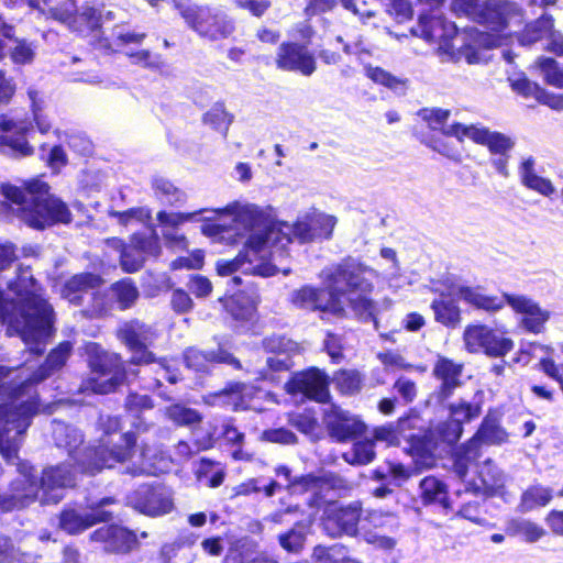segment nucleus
<instances>
[{
	"mask_svg": "<svg viewBox=\"0 0 563 563\" xmlns=\"http://www.w3.org/2000/svg\"><path fill=\"white\" fill-rule=\"evenodd\" d=\"M220 217L228 216L234 223L233 230L243 228L246 233L243 252L232 261L217 263V272L229 276L238 271L263 277L273 276L278 272L287 275L289 267H278L276 261L280 250L292 240L300 243L314 241L311 220L308 214L299 218L294 224L275 222L260 207L251 203L233 202L223 209L212 210Z\"/></svg>",
	"mask_w": 563,
	"mask_h": 563,
	"instance_id": "obj_1",
	"label": "nucleus"
},
{
	"mask_svg": "<svg viewBox=\"0 0 563 563\" xmlns=\"http://www.w3.org/2000/svg\"><path fill=\"white\" fill-rule=\"evenodd\" d=\"M29 4L47 19H53L69 29L78 30L75 14L78 13L76 0H30Z\"/></svg>",
	"mask_w": 563,
	"mask_h": 563,
	"instance_id": "obj_18",
	"label": "nucleus"
},
{
	"mask_svg": "<svg viewBox=\"0 0 563 563\" xmlns=\"http://www.w3.org/2000/svg\"><path fill=\"white\" fill-rule=\"evenodd\" d=\"M314 239H329L336 224V218L324 213H309Z\"/></svg>",
	"mask_w": 563,
	"mask_h": 563,
	"instance_id": "obj_49",
	"label": "nucleus"
},
{
	"mask_svg": "<svg viewBox=\"0 0 563 563\" xmlns=\"http://www.w3.org/2000/svg\"><path fill=\"white\" fill-rule=\"evenodd\" d=\"M338 388L344 394H353L361 388L362 377L356 371H341L334 377Z\"/></svg>",
	"mask_w": 563,
	"mask_h": 563,
	"instance_id": "obj_52",
	"label": "nucleus"
},
{
	"mask_svg": "<svg viewBox=\"0 0 563 563\" xmlns=\"http://www.w3.org/2000/svg\"><path fill=\"white\" fill-rule=\"evenodd\" d=\"M317 563H360L351 558L343 548H317L313 553Z\"/></svg>",
	"mask_w": 563,
	"mask_h": 563,
	"instance_id": "obj_47",
	"label": "nucleus"
},
{
	"mask_svg": "<svg viewBox=\"0 0 563 563\" xmlns=\"http://www.w3.org/2000/svg\"><path fill=\"white\" fill-rule=\"evenodd\" d=\"M553 26V18L551 15L543 14L534 22L526 25L523 32L519 36V42L522 45H532L544 37L549 38Z\"/></svg>",
	"mask_w": 563,
	"mask_h": 563,
	"instance_id": "obj_33",
	"label": "nucleus"
},
{
	"mask_svg": "<svg viewBox=\"0 0 563 563\" xmlns=\"http://www.w3.org/2000/svg\"><path fill=\"white\" fill-rule=\"evenodd\" d=\"M183 16L194 31L210 41L228 38L235 30L231 19L209 8H189L183 12Z\"/></svg>",
	"mask_w": 563,
	"mask_h": 563,
	"instance_id": "obj_11",
	"label": "nucleus"
},
{
	"mask_svg": "<svg viewBox=\"0 0 563 563\" xmlns=\"http://www.w3.org/2000/svg\"><path fill=\"white\" fill-rule=\"evenodd\" d=\"M10 57L15 64H30L35 57V46L25 40H14V45L10 48Z\"/></svg>",
	"mask_w": 563,
	"mask_h": 563,
	"instance_id": "obj_51",
	"label": "nucleus"
},
{
	"mask_svg": "<svg viewBox=\"0 0 563 563\" xmlns=\"http://www.w3.org/2000/svg\"><path fill=\"white\" fill-rule=\"evenodd\" d=\"M3 196L16 206L20 219L31 228L44 229L55 223H69L71 212L65 202L48 194L46 183L38 179L20 187L3 184Z\"/></svg>",
	"mask_w": 563,
	"mask_h": 563,
	"instance_id": "obj_7",
	"label": "nucleus"
},
{
	"mask_svg": "<svg viewBox=\"0 0 563 563\" xmlns=\"http://www.w3.org/2000/svg\"><path fill=\"white\" fill-rule=\"evenodd\" d=\"M170 493L165 488H143L137 492L134 507L148 516H161L173 509Z\"/></svg>",
	"mask_w": 563,
	"mask_h": 563,
	"instance_id": "obj_20",
	"label": "nucleus"
},
{
	"mask_svg": "<svg viewBox=\"0 0 563 563\" xmlns=\"http://www.w3.org/2000/svg\"><path fill=\"white\" fill-rule=\"evenodd\" d=\"M306 540V528L302 523H296L286 533L279 534L280 547L287 552H299L303 548Z\"/></svg>",
	"mask_w": 563,
	"mask_h": 563,
	"instance_id": "obj_43",
	"label": "nucleus"
},
{
	"mask_svg": "<svg viewBox=\"0 0 563 563\" xmlns=\"http://www.w3.org/2000/svg\"><path fill=\"white\" fill-rule=\"evenodd\" d=\"M421 498L424 504L439 503L446 507V487L434 476H428L420 482Z\"/></svg>",
	"mask_w": 563,
	"mask_h": 563,
	"instance_id": "obj_36",
	"label": "nucleus"
},
{
	"mask_svg": "<svg viewBox=\"0 0 563 563\" xmlns=\"http://www.w3.org/2000/svg\"><path fill=\"white\" fill-rule=\"evenodd\" d=\"M136 438L133 432L123 433L120 442L112 443L104 439L99 444L85 452V460L80 461L84 472L95 474L103 467H113L118 463L130 461L135 452Z\"/></svg>",
	"mask_w": 563,
	"mask_h": 563,
	"instance_id": "obj_9",
	"label": "nucleus"
},
{
	"mask_svg": "<svg viewBox=\"0 0 563 563\" xmlns=\"http://www.w3.org/2000/svg\"><path fill=\"white\" fill-rule=\"evenodd\" d=\"M70 351V343H60L37 371L31 373L29 367L20 369L18 380L9 391V401L0 405V452L8 462L18 457L19 438L27 429L31 417L38 411L31 387L60 368Z\"/></svg>",
	"mask_w": 563,
	"mask_h": 563,
	"instance_id": "obj_4",
	"label": "nucleus"
},
{
	"mask_svg": "<svg viewBox=\"0 0 563 563\" xmlns=\"http://www.w3.org/2000/svg\"><path fill=\"white\" fill-rule=\"evenodd\" d=\"M329 434L339 442L352 440L365 432V424L356 417L333 407L325 416Z\"/></svg>",
	"mask_w": 563,
	"mask_h": 563,
	"instance_id": "obj_17",
	"label": "nucleus"
},
{
	"mask_svg": "<svg viewBox=\"0 0 563 563\" xmlns=\"http://www.w3.org/2000/svg\"><path fill=\"white\" fill-rule=\"evenodd\" d=\"M431 308L438 322L451 328L461 323V311L452 301L434 300Z\"/></svg>",
	"mask_w": 563,
	"mask_h": 563,
	"instance_id": "obj_39",
	"label": "nucleus"
},
{
	"mask_svg": "<svg viewBox=\"0 0 563 563\" xmlns=\"http://www.w3.org/2000/svg\"><path fill=\"white\" fill-rule=\"evenodd\" d=\"M27 96L31 100L34 121L42 133H46L51 129V122L43 112V100L40 98L38 91L29 89Z\"/></svg>",
	"mask_w": 563,
	"mask_h": 563,
	"instance_id": "obj_53",
	"label": "nucleus"
},
{
	"mask_svg": "<svg viewBox=\"0 0 563 563\" xmlns=\"http://www.w3.org/2000/svg\"><path fill=\"white\" fill-rule=\"evenodd\" d=\"M319 276L327 289L303 286L292 292L294 305L341 317L345 310L343 298L346 297L357 314L372 316L374 303L355 292H369L373 289L372 279L378 276L375 269L349 257L323 268Z\"/></svg>",
	"mask_w": 563,
	"mask_h": 563,
	"instance_id": "obj_2",
	"label": "nucleus"
},
{
	"mask_svg": "<svg viewBox=\"0 0 563 563\" xmlns=\"http://www.w3.org/2000/svg\"><path fill=\"white\" fill-rule=\"evenodd\" d=\"M517 532L528 542H536L545 534V530L531 521H521L517 525Z\"/></svg>",
	"mask_w": 563,
	"mask_h": 563,
	"instance_id": "obj_63",
	"label": "nucleus"
},
{
	"mask_svg": "<svg viewBox=\"0 0 563 563\" xmlns=\"http://www.w3.org/2000/svg\"><path fill=\"white\" fill-rule=\"evenodd\" d=\"M485 429L478 431L466 448H461L454 455L453 470L460 478H464L468 472V467L477 456V448L485 438Z\"/></svg>",
	"mask_w": 563,
	"mask_h": 563,
	"instance_id": "obj_32",
	"label": "nucleus"
},
{
	"mask_svg": "<svg viewBox=\"0 0 563 563\" xmlns=\"http://www.w3.org/2000/svg\"><path fill=\"white\" fill-rule=\"evenodd\" d=\"M375 457L374 444L372 441L357 442L353 449L343 454V459L349 464L365 465Z\"/></svg>",
	"mask_w": 563,
	"mask_h": 563,
	"instance_id": "obj_44",
	"label": "nucleus"
},
{
	"mask_svg": "<svg viewBox=\"0 0 563 563\" xmlns=\"http://www.w3.org/2000/svg\"><path fill=\"white\" fill-rule=\"evenodd\" d=\"M503 299L516 313L522 316L519 319L521 329L533 334L544 332L545 324L550 319L549 311L541 309L534 300L522 295L504 294Z\"/></svg>",
	"mask_w": 563,
	"mask_h": 563,
	"instance_id": "obj_12",
	"label": "nucleus"
},
{
	"mask_svg": "<svg viewBox=\"0 0 563 563\" xmlns=\"http://www.w3.org/2000/svg\"><path fill=\"white\" fill-rule=\"evenodd\" d=\"M30 129V124L22 120H14L8 115L0 117V131L5 133L0 137V150L13 156H27L32 154V147L24 140L23 134Z\"/></svg>",
	"mask_w": 563,
	"mask_h": 563,
	"instance_id": "obj_15",
	"label": "nucleus"
},
{
	"mask_svg": "<svg viewBox=\"0 0 563 563\" xmlns=\"http://www.w3.org/2000/svg\"><path fill=\"white\" fill-rule=\"evenodd\" d=\"M380 256L390 261L391 265L389 269L384 273V277L387 279L389 286H396L395 282L400 277V264L396 251L390 247H383L380 250Z\"/></svg>",
	"mask_w": 563,
	"mask_h": 563,
	"instance_id": "obj_58",
	"label": "nucleus"
},
{
	"mask_svg": "<svg viewBox=\"0 0 563 563\" xmlns=\"http://www.w3.org/2000/svg\"><path fill=\"white\" fill-rule=\"evenodd\" d=\"M185 362L189 368L195 371H205L212 362L228 363L236 368H240V362L225 351H220L217 354H205L197 349H188L185 353Z\"/></svg>",
	"mask_w": 563,
	"mask_h": 563,
	"instance_id": "obj_26",
	"label": "nucleus"
},
{
	"mask_svg": "<svg viewBox=\"0 0 563 563\" xmlns=\"http://www.w3.org/2000/svg\"><path fill=\"white\" fill-rule=\"evenodd\" d=\"M145 258L143 256V253H141L134 245L133 241L131 242V245L121 254V265L122 268L128 273H133L139 271Z\"/></svg>",
	"mask_w": 563,
	"mask_h": 563,
	"instance_id": "obj_54",
	"label": "nucleus"
},
{
	"mask_svg": "<svg viewBox=\"0 0 563 563\" xmlns=\"http://www.w3.org/2000/svg\"><path fill=\"white\" fill-rule=\"evenodd\" d=\"M205 121L212 124L216 129L227 131L232 122V118L221 106H217L206 113Z\"/></svg>",
	"mask_w": 563,
	"mask_h": 563,
	"instance_id": "obj_60",
	"label": "nucleus"
},
{
	"mask_svg": "<svg viewBox=\"0 0 563 563\" xmlns=\"http://www.w3.org/2000/svg\"><path fill=\"white\" fill-rule=\"evenodd\" d=\"M265 349L274 353L266 360L267 366L273 372L287 371L290 367L289 350L292 343L282 338L267 339L264 342Z\"/></svg>",
	"mask_w": 563,
	"mask_h": 563,
	"instance_id": "obj_27",
	"label": "nucleus"
},
{
	"mask_svg": "<svg viewBox=\"0 0 563 563\" xmlns=\"http://www.w3.org/2000/svg\"><path fill=\"white\" fill-rule=\"evenodd\" d=\"M537 63L544 80L551 86L563 89V68L559 63L550 57H540Z\"/></svg>",
	"mask_w": 563,
	"mask_h": 563,
	"instance_id": "obj_45",
	"label": "nucleus"
},
{
	"mask_svg": "<svg viewBox=\"0 0 563 563\" xmlns=\"http://www.w3.org/2000/svg\"><path fill=\"white\" fill-rule=\"evenodd\" d=\"M157 456V450L146 442L140 445V454L135 468L132 470V474L153 473L154 472V460Z\"/></svg>",
	"mask_w": 563,
	"mask_h": 563,
	"instance_id": "obj_50",
	"label": "nucleus"
},
{
	"mask_svg": "<svg viewBox=\"0 0 563 563\" xmlns=\"http://www.w3.org/2000/svg\"><path fill=\"white\" fill-rule=\"evenodd\" d=\"M14 298L5 299L0 294V317L8 324L10 335H19L31 353L42 354L40 345L52 334L53 308L43 298L42 288L36 284L29 267H19L14 282L9 283Z\"/></svg>",
	"mask_w": 563,
	"mask_h": 563,
	"instance_id": "obj_3",
	"label": "nucleus"
},
{
	"mask_svg": "<svg viewBox=\"0 0 563 563\" xmlns=\"http://www.w3.org/2000/svg\"><path fill=\"white\" fill-rule=\"evenodd\" d=\"M465 347L471 353L493 355V330L484 324H470L463 333Z\"/></svg>",
	"mask_w": 563,
	"mask_h": 563,
	"instance_id": "obj_23",
	"label": "nucleus"
},
{
	"mask_svg": "<svg viewBox=\"0 0 563 563\" xmlns=\"http://www.w3.org/2000/svg\"><path fill=\"white\" fill-rule=\"evenodd\" d=\"M262 439L280 444H294L297 442L295 433L284 428L266 430L263 432Z\"/></svg>",
	"mask_w": 563,
	"mask_h": 563,
	"instance_id": "obj_62",
	"label": "nucleus"
},
{
	"mask_svg": "<svg viewBox=\"0 0 563 563\" xmlns=\"http://www.w3.org/2000/svg\"><path fill=\"white\" fill-rule=\"evenodd\" d=\"M132 241L135 247L143 253V256H156L159 254L161 246L158 242V238L156 235L150 238H143L140 235H134Z\"/></svg>",
	"mask_w": 563,
	"mask_h": 563,
	"instance_id": "obj_61",
	"label": "nucleus"
},
{
	"mask_svg": "<svg viewBox=\"0 0 563 563\" xmlns=\"http://www.w3.org/2000/svg\"><path fill=\"white\" fill-rule=\"evenodd\" d=\"M413 34L429 43H438L437 53L448 62H459L462 57L468 64L488 62L493 40L489 33L477 29L460 34L456 26L440 15H421Z\"/></svg>",
	"mask_w": 563,
	"mask_h": 563,
	"instance_id": "obj_5",
	"label": "nucleus"
},
{
	"mask_svg": "<svg viewBox=\"0 0 563 563\" xmlns=\"http://www.w3.org/2000/svg\"><path fill=\"white\" fill-rule=\"evenodd\" d=\"M534 166L536 161L531 156L522 161L519 167L521 183L528 189H531L544 197H550L554 194L555 188L550 179L536 173Z\"/></svg>",
	"mask_w": 563,
	"mask_h": 563,
	"instance_id": "obj_24",
	"label": "nucleus"
},
{
	"mask_svg": "<svg viewBox=\"0 0 563 563\" xmlns=\"http://www.w3.org/2000/svg\"><path fill=\"white\" fill-rule=\"evenodd\" d=\"M155 195L170 205L185 201L186 195L175 187L169 180L164 178H155L153 183Z\"/></svg>",
	"mask_w": 563,
	"mask_h": 563,
	"instance_id": "obj_46",
	"label": "nucleus"
},
{
	"mask_svg": "<svg viewBox=\"0 0 563 563\" xmlns=\"http://www.w3.org/2000/svg\"><path fill=\"white\" fill-rule=\"evenodd\" d=\"M166 416L177 426L192 427L201 422L202 416L195 409L180 404H175L166 408Z\"/></svg>",
	"mask_w": 563,
	"mask_h": 563,
	"instance_id": "obj_41",
	"label": "nucleus"
},
{
	"mask_svg": "<svg viewBox=\"0 0 563 563\" xmlns=\"http://www.w3.org/2000/svg\"><path fill=\"white\" fill-rule=\"evenodd\" d=\"M361 517V505L353 503L349 506L330 505L323 517L324 530L332 537L342 533L354 534Z\"/></svg>",
	"mask_w": 563,
	"mask_h": 563,
	"instance_id": "obj_14",
	"label": "nucleus"
},
{
	"mask_svg": "<svg viewBox=\"0 0 563 563\" xmlns=\"http://www.w3.org/2000/svg\"><path fill=\"white\" fill-rule=\"evenodd\" d=\"M439 438L448 443L456 442L462 433V418H460V409L453 411V419L441 423L437 427Z\"/></svg>",
	"mask_w": 563,
	"mask_h": 563,
	"instance_id": "obj_48",
	"label": "nucleus"
},
{
	"mask_svg": "<svg viewBox=\"0 0 563 563\" xmlns=\"http://www.w3.org/2000/svg\"><path fill=\"white\" fill-rule=\"evenodd\" d=\"M552 499V490L541 485H534L523 492L520 508L522 511H530L537 507H544Z\"/></svg>",
	"mask_w": 563,
	"mask_h": 563,
	"instance_id": "obj_38",
	"label": "nucleus"
},
{
	"mask_svg": "<svg viewBox=\"0 0 563 563\" xmlns=\"http://www.w3.org/2000/svg\"><path fill=\"white\" fill-rule=\"evenodd\" d=\"M463 364L448 357L439 356L433 366V376L441 382L437 396L443 401L461 385Z\"/></svg>",
	"mask_w": 563,
	"mask_h": 563,
	"instance_id": "obj_19",
	"label": "nucleus"
},
{
	"mask_svg": "<svg viewBox=\"0 0 563 563\" xmlns=\"http://www.w3.org/2000/svg\"><path fill=\"white\" fill-rule=\"evenodd\" d=\"M203 210L195 211V212H166L161 211L157 213V221L165 227L168 228H177L178 225L192 221L197 214L202 213Z\"/></svg>",
	"mask_w": 563,
	"mask_h": 563,
	"instance_id": "obj_56",
	"label": "nucleus"
},
{
	"mask_svg": "<svg viewBox=\"0 0 563 563\" xmlns=\"http://www.w3.org/2000/svg\"><path fill=\"white\" fill-rule=\"evenodd\" d=\"M170 305L175 312L186 313L192 309L194 302L185 290L175 289L172 294Z\"/></svg>",
	"mask_w": 563,
	"mask_h": 563,
	"instance_id": "obj_64",
	"label": "nucleus"
},
{
	"mask_svg": "<svg viewBox=\"0 0 563 563\" xmlns=\"http://www.w3.org/2000/svg\"><path fill=\"white\" fill-rule=\"evenodd\" d=\"M276 65L279 69L299 71L303 76H310L316 70L313 55L305 46L296 43H283L279 46Z\"/></svg>",
	"mask_w": 563,
	"mask_h": 563,
	"instance_id": "obj_16",
	"label": "nucleus"
},
{
	"mask_svg": "<svg viewBox=\"0 0 563 563\" xmlns=\"http://www.w3.org/2000/svg\"><path fill=\"white\" fill-rule=\"evenodd\" d=\"M91 540L104 543V550L109 552H126L135 542V536L119 526H104L93 531Z\"/></svg>",
	"mask_w": 563,
	"mask_h": 563,
	"instance_id": "obj_21",
	"label": "nucleus"
},
{
	"mask_svg": "<svg viewBox=\"0 0 563 563\" xmlns=\"http://www.w3.org/2000/svg\"><path fill=\"white\" fill-rule=\"evenodd\" d=\"M522 23L521 10L512 2L499 1L495 3V33L509 29V34L514 27H519Z\"/></svg>",
	"mask_w": 563,
	"mask_h": 563,
	"instance_id": "obj_31",
	"label": "nucleus"
},
{
	"mask_svg": "<svg viewBox=\"0 0 563 563\" xmlns=\"http://www.w3.org/2000/svg\"><path fill=\"white\" fill-rule=\"evenodd\" d=\"M108 515L106 512H95L90 515H81L74 509L64 510L59 517V527L67 533L75 534L93 526L98 521H106Z\"/></svg>",
	"mask_w": 563,
	"mask_h": 563,
	"instance_id": "obj_25",
	"label": "nucleus"
},
{
	"mask_svg": "<svg viewBox=\"0 0 563 563\" xmlns=\"http://www.w3.org/2000/svg\"><path fill=\"white\" fill-rule=\"evenodd\" d=\"M247 389L244 384H233L218 393L208 395L205 397V402L212 406H232L238 410L245 406L244 397L247 394Z\"/></svg>",
	"mask_w": 563,
	"mask_h": 563,
	"instance_id": "obj_30",
	"label": "nucleus"
},
{
	"mask_svg": "<svg viewBox=\"0 0 563 563\" xmlns=\"http://www.w3.org/2000/svg\"><path fill=\"white\" fill-rule=\"evenodd\" d=\"M77 20L76 25L79 27L77 31H82L81 25H86L89 30L95 32L100 25L101 14L92 7H84L81 11L75 14Z\"/></svg>",
	"mask_w": 563,
	"mask_h": 563,
	"instance_id": "obj_57",
	"label": "nucleus"
},
{
	"mask_svg": "<svg viewBox=\"0 0 563 563\" xmlns=\"http://www.w3.org/2000/svg\"><path fill=\"white\" fill-rule=\"evenodd\" d=\"M155 336L153 329L140 321H131L120 329L121 340L133 352L132 363L134 364H152L157 365L156 373L162 374L170 383H176L177 378L172 371V365L167 360H154L152 352L145 349V343L152 341Z\"/></svg>",
	"mask_w": 563,
	"mask_h": 563,
	"instance_id": "obj_10",
	"label": "nucleus"
},
{
	"mask_svg": "<svg viewBox=\"0 0 563 563\" xmlns=\"http://www.w3.org/2000/svg\"><path fill=\"white\" fill-rule=\"evenodd\" d=\"M453 294L476 309L489 311L493 308V299L481 287L459 286Z\"/></svg>",
	"mask_w": 563,
	"mask_h": 563,
	"instance_id": "obj_37",
	"label": "nucleus"
},
{
	"mask_svg": "<svg viewBox=\"0 0 563 563\" xmlns=\"http://www.w3.org/2000/svg\"><path fill=\"white\" fill-rule=\"evenodd\" d=\"M54 439L56 444L68 450L74 454L75 450L82 443L81 433L70 426L57 423L54 429Z\"/></svg>",
	"mask_w": 563,
	"mask_h": 563,
	"instance_id": "obj_40",
	"label": "nucleus"
},
{
	"mask_svg": "<svg viewBox=\"0 0 563 563\" xmlns=\"http://www.w3.org/2000/svg\"><path fill=\"white\" fill-rule=\"evenodd\" d=\"M90 375L82 388L93 394L112 393L125 378V369L118 354L101 350L97 345L88 349Z\"/></svg>",
	"mask_w": 563,
	"mask_h": 563,
	"instance_id": "obj_8",
	"label": "nucleus"
},
{
	"mask_svg": "<svg viewBox=\"0 0 563 563\" xmlns=\"http://www.w3.org/2000/svg\"><path fill=\"white\" fill-rule=\"evenodd\" d=\"M411 424L412 420L407 418L399 420L396 427L391 424L378 427L374 430V439L376 441H384L389 445L398 444L400 438L413 440L416 435L406 433L411 428Z\"/></svg>",
	"mask_w": 563,
	"mask_h": 563,
	"instance_id": "obj_35",
	"label": "nucleus"
},
{
	"mask_svg": "<svg viewBox=\"0 0 563 563\" xmlns=\"http://www.w3.org/2000/svg\"><path fill=\"white\" fill-rule=\"evenodd\" d=\"M110 295L117 300L121 309H126L135 302L139 291L130 279H123L111 286Z\"/></svg>",
	"mask_w": 563,
	"mask_h": 563,
	"instance_id": "obj_42",
	"label": "nucleus"
},
{
	"mask_svg": "<svg viewBox=\"0 0 563 563\" xmlns=\"http://www.w3.org/2000/svg\"><path fill=\"white\" fill-rule=\"evenodd\" d=\"M18 472L19 476L9 492L0 496V507L4 511L26 507L38 497L40 492L42 504H57L63 498L62 489L74 484V474L66 464L45 468L40 482L33 474V467L26 463H20Z\"/></svg>",
	"mask_w": 563,
	"mask_h": 563,
	"instance_id": "obj_6",
	"label": "nucleus"
},
{
	"mask_svg": "<svg viewBox=\"0 0 563 563\" xmlns=\"http://www.w3.org/2000/svg\"><path fill=\"white\" fill-rule=\"evenodd\" d=\"M452 10L460 15H465L479 24H487L493 10L487 1L479 0H452Z\"/></svg>",
	"mask_w": 563,
	"mask_h": 563,
	"instance_id": "obj_29",
	"label": "nucleus"
},
{
	"mask_svg": "<svg viewBox=\"0 0 563 563\" xmlns=\"http://www.w3.org/2000/svg\"><path fill=\"white\" fill-rule=\"evenodd\" d=\"M443 134L448 136H455L460 142L465 137L474 141L475 143L486 144L490 151H493V137L488 129L477 124L464 125L455 123L448 125L443 131Z\"/></svg>",
	"mask_w": 563,
	"mask_h": 563,
	"instance_id": "obj_28",
	"label": "nucleus"
},
{
	"mask_svg": "<svg viewBox=\"0 0 563 563\" xmlns=\"http://www.w3.org/2000/svg\"><path fill=\"white\" fill-rule=\"evenodd\" d=\"M419 117L427 122L432 130H442L443 132L448 128L444 126V124L450 117V111L443 109H422L419 112Z\"/></svg>",
	"mask_w": 563,
	"mask_h": 563,
	"instance_id": "obj_55",
	"label": "nucleus"
},
{
	"mask_svg": "<svg viewBox=\"0 0 563 563\" xmlns=\"http://www.w3.org/2000/svg\"><path fill=\"white\" fill-rule=\"evenodd\" d=\"M101 284V279L90 273H82L73 276L65 284L62 295L75 305L81 303L84 297L91 296V289L98 287Z\"/></svg>",
	"mask_w": 563,
	"mask_h": 563,
	"instance_id": "obj_22",
	"label": "nucleus"
},
{
	"mask_svg": "<svg viewBox=\"0 0 563 563\" xmlns=\"http://www.w3.org/2000/svg\"><path fill=\"white\" fill-rule=\"evenodd\" d=\"M380 362L391 368H402V369H416L420 373H424L427 371L426 366H413L405 362L404 357L395 352H386L378 355Z\"/></svg>",
	"mask_w": 563,
	"mask_h": 563,
	"instance_id": "obj_59",
	"label": "nucleus"
},
{
	"mask_svg": "<svg viewBox=\"0 0 563 563\" xmlns=\"http://www.w3.org/2000/svg\"><path fill=\"white\" fill-rule=\"evenodd\" d=\"M285 389L290 395L300 394L318 402H325L329 398L327 376L318 368L295 374L286 383Z\"/></svg>",
	"mask_w": 563,
	"mask_h": 563,
	"instance_id": "obj_13",
	"label": "nucleus"
},
{
	"mask_svg": "<svg viewBox=\"0 0 563 563\" xmlns=\"http://www.w3.org/2000/svg\"><path fill=\"white\" fill-rule=\"evenodd\" d=\"M225 306L234 319L249 321L256 314L257 301L253 297L241 292L232 296Z\"/></svg>",
	"mask_w": 563,
	"mask_h": 563,
	"instance_id": "obj_34",
	"label": "nucleus"
}]
</instances>
